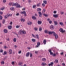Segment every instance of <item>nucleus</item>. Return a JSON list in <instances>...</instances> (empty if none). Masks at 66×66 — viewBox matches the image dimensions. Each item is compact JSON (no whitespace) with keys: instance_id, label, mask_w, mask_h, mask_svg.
Segmentation results:
<instances>
[{"instance_id":"nucleus-1","label":"nucleus","mask_w":66,"mask_h":66,"mask_svg":"<svg viewBox=\"0 0 66 66\" xmlns=\"http://www.w3.org/2000/svg\"><path fill=\"white\" fill-rule=\"evenodd\" d=\"M54 36L55 37V38L56 39H57V38H58V35L57 34H56L55 33V32H54Z\"/></svg>"},{"instance_id":"nucleus-2","label":"nucleus","mask_w":66,"mask_h":66,"mask_svg":"<svg viewBox=\"0 0 66 66\" xmlns=\"http://www.w3.org/2000/svg\"><path fill=\"white\" fill-rule=\"evenodd\" d=\"M60 32H62V33H65V30H63L62 28H60L59 30Z\"/></svg>"},{"instance_id":"nucleus-3","label":"nucleus","mask_w":66,"mask_h":66,"mask_svg":"<svg viewBox=\"0 0 66 66\" xmlns=\"http://www.w3.org/2000/svg\"><path fill=\"white\" fill-rule=\"evenodd\" d=\"M21 14H24V16H27V13H26V12L25 11L21 12Z\"/></svg>"},{"instance_id":"nucleus-4","label":"nucleus","mask_w":66,"mask_h":66,"mask_svg":"<svg viewBox=\"0 0 66 66\" xmlns=\"http://www.w3.org/2000/svg\"><path fill=\"white\" fill-rule=\"evenodd\" d=\"M50 29L51 30H53V29H54V26H53L52 25H51V26L50 27Z\"/></svg>"},{"instance_id":"nucleus-5","label":"nucleus","mask_w":66,"mask_h":66,"mask_svg":"<svg viewBox=\"0 0 66 66\" xmlns=\"http://www.w3.org/2000/svg\"><path fill=\"white\" fill-rule=\"evenodd\" d=\"M35 37L38 40L39 39V36H38V35H36Z\"/></svg>"},{"instance_id":"nucleus-6","label":"nucleus","mask_w":66,"mask_h":66,"mask_svg":"<svg viewBox=\"0 0 66 66\" xmlns=\"http://www.w3.org/2000/svg\"><path fill=\"white\" fill-rule=\"evenodd\" d=\"M40 43H39V42H38L37 43V45L36 46V47L37 48V47H38L39 45H40Z\"/></svg>"},{"instance_id":"nucleus-7","label":"nucleus","mask_w":66,"mask_h":66,"mask_svg":"<svg viewBox=\"0 0 66 66\" xmlns=\"http://www.w3.org/2000/svg\"><path fill=\"white\" fill-rule=\"evenodd\" d=\"M3 32L5 33H7V30L6 29H4L3 30Z\"/></svg>"},{"instance_id":"nucleus-8","label":"nucleus","mask_w":66,"mask_h":66,"mask_svg":"<svg viewBox=\"0 0 66 66\" xmlns=\"http://www.w3.org/2000/svg\"><path fill=\"white\" fill-rule=\"evenodd\" d=\"M10 14H7V15H6L5 16V18H7L8 17H9V16H10Z\"/></svg>"},{"instance_id":"nucleus-9","label":"nucleus","mask_w":66,"mask_h":66,"mask_svg":"<svg viewBox=\"0 0 66 66\" xmlns=\"http://www.w3.org/2000/svg\"><path fill=\"white\" fill-rule=\"evenodd\" d=\"M53 17L54 18H57L59 17L58 14H55L53 15Z\"/></svg>"},{"instance_id":"nucleus-10","label":"nucleus","mask_w":66,"mask_h":66,"mask_svg":"<svg viewBox=\"0 0 66 66\" xmlns=\"http://www.w3.org/2000/svg\"><path fill=\"white\" fill-rule=\"evenodd\" d=\"M15 6L16 7H20V5L18 4L17 3H16V5H15Z\"/></svg>"},{"instance_id":"nucleus-11","label":"nucleus","mask_w":66,"mask_h":66,"mask_svg":"<svg viewBox=\"0 0 66 66\" xmlns=\"http://www.w3.org/2000/svg\"><path fill=\"white\" fill-rule=\"evenodd\" d=\"M38 14H39V16L40 17H42V13L40 12H38Z\"/></svg>"},{"instance_id":"nucleus-12","label":"nucleus","mask_w":66,"mask_h":66,"mask_svg":"<svg viewBox=\"0 0 66 66\" xmlns=\"http://www.w3.org/2000/svg\"><path fill=\"white\" fill-rule=\"evenodd\" d=\"M9 54H12V50H11V49H10L9 50Z\"/></svg>"},{"instance_id":"nucleus-13","label":"nucleus","mask_w":66,"mask_h":66,"mask_svg":"<svg viewBox=\"0 0 66 66\" xmlns=\"http://www.w3.org/2000/svg\"><path fill=\"white\" fill-rule=\"evenodd\" d=\"M37 10L38 12H40L42 11V9L40 8H38L37 9Z\"/></svg>"},{"instance_id":"nucleus-14","label":"nucleus","mask_w":66,"mask_h":66,"mask_svg":"<svg viewBox=\"0 0 66 66\" xmlns=\"http://www.w3.org/2000/svg\"><path fill=\"white\" fill-rule=\"evenodd\" d=\"M40 4L41 3H39L38 4H37L36 6L38 7H39V6H40Z\"/></svg>"},{"instance_id":"nucleus-15","label":"nucleus","mask_w":66,"mask_h":66,"mask_svg":"<svg viewBox=\"0 0 66 66\" xmlns=\"http://www.w3.org/2000/svg\"><path fill=\"white\" fill-rule=\"evenodd\" d=\"M42 61L43 62H45V61H46V59L45 58H42Z\"/></svg>"},{"instance_id":"nucleus-16","label":"nucleus","mask_w":66,"mask_h":66,"mask_svg":"<svg viewBox=\"0 0 66 66\" xmlns=\"http://www.w3.org/2000/svg\"><path fill=\"white\" fill-rule=\"evenodd\" d=\"M12 26H8V28L9 30H11V29H12Z\"/></svg>"},{"instance_id":"nucleus-17","label":"nucleus","mask_w":66,"mask_h":66,"mask_svg":"<svg viewBox=\"0 0 66 66\" xmlns=\"http://www.w3.org/2000/svg\"><path fill=\"white\" fill-rule=\"evenodd\" d=\"M55 33V32H54L53 31H52V32H51L50 31L49 32H48V34H54V33Z\"/></svg>"},{"instance_id":"nucleus-18","label":"nucleus","mask_w":66,"mask_h":66,"mask_svg":"<svg viewBox=\"0 0 66 66\" xmlns=\"http://www.w3.org/2000/svg\"><path fill=\"white\" fill-rule=\"evenodd\" d=\"M54 23L55 25H57V21H54Z\"/></svg>"},{"instance_id":"nucleus-19","label":"nucleus","mask_w":66,"mask_h":66,"mask_svg":"<svg viewBox=\"0 0 66 66\" xmlns=\"http://www.w3.org/2000/svg\"><path fill=\"white\" fill-rule=\"evenodd\" d=\"M42 21H38V24H42Z\"/></svg>"},{"instance_id":"nucleus-20","label":"nucleus","mask_w":66,"mask_h":66,"mask_svg":"<svg viewBox=\"0 0 66 66\" xmlns=\"http://www.w3.org/2000/svg\"><path fill=\"white\" fill-rule=\"evenodd\" d=\"M32 23L30 21H29L27 23V24H28V25H31V24H32Z\"/></svg>"},{"instance_id":"nucleus-21","label":"nucleus","mask_w":66,"mask_h":66,"mask_svg":"<svg viewBox=\"0 0 66 66\" xmlns=\"http://www.w3.org/2000/svg\"><path fill=\"white\" fill-rule=\"evenodd\" d=\"M29 54H30V53H29V52H28L26 54V56H27V57H28V56H29Z\"/></svg>"},{"instance_id":"nucleus-22","label":"nucleus","mask_w":66,"mask_h":66,"mask_svg":"<svg viewBox=\"0 0 66 66\" xmlns=\"http://www.w3.org/2000/svg\"><path fill=\"white\" fill-rule=\"evenodd\" d=\"M46 12V10H45V9H43L42 11V13L43 14H44L45 13V12Z\"/></svg>"},{"instance_id":"nucleus-23","label":"nucleus","mask_w":66,"mask_h":66,"mask_svg":"<svg viewBox=\"0 0 66 66\" xmlns=\"http://www.w3.org/2000/svg\"><path fill=\"white\" fill-rule=\"evenodd\" d=\"M53 63L52 62H51L50 64H48V66H51V65H52L51 66H53V65H53Z\"/></svg>"},{"instance_id":"nucleus-24","label":"nucleus","mask_w":66,"mask_h":66,"mask_svg":"<svg viewBox=\"0 0 66 66\" xmlns=\"http://www.w3.org/2000/svg\"><path fill=\"white\" fill-rule=\"evenodd\" d=\"M22 33L23 34H26V32L24 30L22 31Z\"/></svg>"},{"instance_id":"nucleus-25","label":"nucleus","mask_w":66,"mask_h":66,"mask_svg":"<svg viewBox=\"0 0 66 66\" xmlns=\"http://www.w3.org/2000/svg\"><path fill=\"white\" fill-rule=\"evenodd\" d=\"M42 66H45V65H46V63H45L44 62H43L42 63Z\"/></svg>"},{"instance_id":"nucleus-26","label":"nucleus","mask_w":66,"mask_h":66,"mask_svg":"<svg viewBox=\"0 0 66 66\" xmlns=\"http://www.w3.org/2000/svg\"><path fill=\"white\" fill-rule=\"evenodd\" d=\"M16 3H12V6H14H14H16Z\"/></svg>"},{"instance_id":"nucleus-27","label":"nucleus","mask_w":66,"mask_h":66,"mask_svg":"<svg viewBox=\"0 0 66 66\" xmlns=\"http://www.w3.org/2000/svg\"><path fill=\"white\" fill-rule=\"evenodd\" d=\"M32 19H34V20L36 19V18L35 16H32Z\"/></svg>"},{"instance_id":"nucleus-28","label":"nucleus","mask_w":66,"mask_h":66,"mask_svg":"<svg viewBox=\"0 0 66 66\" xmlns=\"http://www.w3.org/2000/svg\"><path fill=\"white\" fill-rule=\"evenodd\" d=\"M25 20H24V19H21V21L22 22V21H23V22H24V21Z\"/></svg>"},{"instance_id":"nucleus-29","label":"nucleus","mask_w":66,"mask_h":66,"mask_svg":"<svg viewBox=\"0 0 66 66\" xmlns=\"http://www.w3.org/2000/svg\"><path fill=\"white\" fill-rule=\"evenodd\" d=\"M14 8L13 7H11L10 8V10H11V11H13L14 10Z\"/></svg>"},{"instance_id":"nucleus-30","label":"nucleus","mask_w":66,"mask_h":66,"mask_svg":"<svg viewBox=\"0 0 66 66\" xmlns=\"http://www.w3.org/2000/svg\"><path fill=\"white\" fill-rule=\"evenodd\" d=\"M59 24H60L61 25V26H63L64 25V24H63V22H60L59 23Z\"/></svg>"},{"instance_id":"nucleus-31","label":"nucleus","mask_w":66,"mask_h":66,"mask_svg":"<svg viewBox=\"0 0 66 66\" xmlns=\"http://www.w3.org/2000/svg\"><path fill=\"white\" fill-rule=\"evenodd\" d=\"M1 65H3L4 64V61H2L1 62Z\"/></svg>"},{"instance_id":"nucleus-32","label":"nucleus","mask_w":66,"mask_h":66,"mask_svg":"<svg viewBox=\"0 0 66 66\" xmlns=\"http://www.w3.org/2000/svg\"><path fill=\"white\" fill-rule=\"evenodd\" d=\"M43 2L45 4H47V1H43Z\"/></svg>"},{"instance_id":"nucleus-33","label":"nucleus","mask_w":66,"mask_h":66,"mask_svg":"<svg viewBox=\"0 0 66 66\" xmlns=\"http://www.w3.org/2000/svg\"><path fill=\"white\" fill-rule=\"evenodd\" d=\"M13 40L14 42H16V38H14Z\"/></svg>"},{"instance_id":"nucleus-34","label":"nucleus","mask_w":66,"mask_h":66,"mask_svg":"<svg viewBox=\"0 0 66 66\" xmlns=\"http://www.w3.org/2000/svg\"><path fill=\"white\" fill-rule=\"evenodd\" d=\"M22 64H23V63L22 62H20L19 64V65H22Z\"/></svg>"},{"instance_id":"nucleus-35","label":"nucleus","mask_w":66,"mask_h":66,"mask_svg":"<svg viewBox=\"0 0 66 66\" xmlns=\"http://www.w3.org/2000/svg\"><path fill=\"white\" fill-rule=\"evenodd\" d=\"M43 43L44 44H46V40H44L43 41Z\"/></svg>"},{"instance_id":"nucleus-36","label":"nucleus","mask_w":66,"mask_h":66,"mask_svg":"<svg viewBox=\"0 0 66 66\" xmlns=\"http://www.w3.org/2000/svg\"><path fill=\"white\" fill-rule=\"evenodd\" d=\"M44 32L45 33H48V31L46 30L44 31Z\"/></svg>"},{"instance_id":"nucleus-37","label":"nucleus","mask_w":66,"mask_h":66,"mask_svg":"<svg viewBox=\"0 0 66 66\" xmlns=\"http://www.w3.org/2000/svg\"><path fill=\"white\" fill-rule=\"evenodd\" d=\"M42 5L43 7H45V4H44V3H43L42 4Z\"/></svg>"},{"instance_id":"nucleus-38","label":"nucleus","mask_w":66,"mask_h":66,"mask_svg":"<svg viewBox=\"0 0 66 66\" xmlns=\"http://www.w3.org/2000/svg\"><path fill=\"white\" fill-rule=\"evenodd\" d=\"M6 54V52L5 51L4 52V53L3 54V55H5V54Z\"/></svg>"},{"instance_id":"nucleus-39","label":"nucleus","mask_w":66,"mask_h":66,"mask_svg":"<svg viewBox=\"0 0 66 66\" xmlns=\"http://www.w3.org/2000/svg\"><path fill=\"white\" fill-rule=\"evenodd\" d=\"M29 54H30V57H32V54L31 53H29Z\"/></svg>"},{"instance_id":"nucleus-40","label":"nucleus","mask_w":66,"mask_h":66,"mask_svg":"<svg viewBox=\"0 0 66 66\" xmlns=\"http://www.w3.org/2000/svg\"><path fill=\"white\" fill-rule=\"evenodd\" d=\"M20 34H22V31L20 30Z\"/></svg>"},{"instance_id":"nucleus-41","label":"nucleus","mask_w":66,"mask_h":66,"mask_svg":"<svg viewBox=\"0 0 66 66\" xmlns=\"http://www.w3.org/2000/svg\"><path fill=\"white\" fill-rule=\"evenodd\" d=\"M42 30V28L41 27L39 29V31H41Z\"/></svg>"},{"instance_id":"nucleus-42","label":"nucleus","mask_w":66,"mask_h":66,"mask_svg":"<svg viewBox=\"0 0 66 66\" xmlns=\"http://www.w3.org/2000/svg\"><path fill=\"white\" fill-rule=\"evenodd\" d=\"M34 29L35 31H37V29H38V28H34Z\"/></svg>"},{"instance_id":"nucleus-43","label":"nucleus","mask_w":66,"mask_h":66,"mask_svg":"<svg viewBox=\"0 0 66 66\" xmlns=\"http://www.w3.org/2000/svg\"><path fill=\"white\" fill-rule=\"evenodd\" d=\"M55 62H56V63H58V62H59V61H58V60H55Z\"/></svg>"},{"instance_id":"nucleus-44","label":"nucleus","mask_w":66,"mask_h":66,"mask_svg":"<svg viewBox=\"0 0 66 66\" xmlns=\"http://www.w3.org/2000/svg\"><path fill=\"white\" fill-rule=\"evenodd\" d=\"M4 22H5V20L4 19H3L2 21V23L3 24H4Z\"/></svg>"},{"instance_id":"nucleus-45","label":"nucleus","mask_w":66,"mask_h":66,"mask_svg":"<svg viewBox=\"0 0 66 66\" xmlns=\"http://www.w3.org/2000/svg\"><path fill=\"white\" fill-rule=\"evenodd\" d=\"M12 5V3H9V5Z\"/></svg>"},{"instance_id":"nucleus-46","label":"nucleus","mask_w":66,"mask_h":66,"mask_svg":"<svg viewBox=\"0 0 66 66\" xmlns=\"http://www.w3.org/2000/svg\"><path fill=\"white\" fill-rule=\"evenodd\" d=\"M52 55L53 56H56V54H55V53H54Z\"/></svg>"},{"instance_id":"nucleus-47","label":"nucleus","mask_w":66,"mask_h":66,"mask_svg":"<svg viewBox=\"0 0 66 66\" xmlns=\"http://www.w3.org/2000/svg\"><path fill=\"white\" fill-rule=\"evenodd\" d=\"M2 17L0 15V20H2Z\"/></svg>"},{"instance_id":"nucleus-48","label":"nucleus","mask_w":66,"mask_h":66,"mask_svg":"<svg viewBox=\"0 0 66 66\" xmlns=\"http://www.w3.org/2000/svg\"><path fill=\"white\" fill-rule=\"evenodd\" d=\"M21 53V51H20L18 52V53H19V54H20Z\"/></svg>"},{"instance_id":"nucleus-49","label":"nucleus","mask_w":66,"mask_h":66,"mask_svg":"<svg viewBox=\"0 0 66 66\" xmlns=\"http://www.w3.org/2000/svg\"><path fill=\"white\" fill-rule=\"evenodd\" d=\"M32 42H35V40L34 39H32Z\"/></svg>"},{"instance_id":"nucleus-50","label":"nucleus","mask_w":66,"mask_h":66,"mask_svg":"<svg viewBox=\"0 0 66 66\" xmlns=\"http://www.w3.org/2000/svg\"><path fill=\"white\" fill-rule=\"evenodd\" d=\"M43 15L45 16V17H47V16H48V15H47V14H43Z\"/></svg>"},{"instance_id":"nucleus-51","label":"nucleus","mask_w":66,"mask_h":66,"mask_svg":"<svg viewBox=\"0 0 66 66\" xmlns=\"http://www.w3.org/2000/svg\"><path fill=\"white\" fill-rule=\"evenodd\" d=\"M49 23L50 24H51V23H52V21L51 20H50L49 21Z\"/></svg>"},{"instance_id":"nucleus-52","label":"nucleus","mask_w":66,"mask_h":66,"mask_svg":"<svg viewBox=\"0 0 66 66\" xmlns=\"http://www.w3.org/2000/svg\"><path fill=\"white\" fill-rule=\"evenodd\" d=\"M3 51L2 50H0V52H1V53L2 52H3Z\"/></svg>"},{"instance_id":"nucleus-53","label":"nucleus","mask_w":66,"mask_h":66,"mask_svg":"<svg viewBox=\"0 0 66 66\" xmlns=\"http://www.w3.org/2000/svg\"><path fill=\"white\" fill-rule=\"evenodd\" d=\"M20 27V26H16V28H19Z\"/></svg>"},{"instance_id":"nucleus-54","label":"nucleus","mask_w":66,"mask_h":66,"mask_svg":"<svg viewBox=\"0 0 66 66\" xmlns=\"http://www.w3.org/2000/svg\"><path fill=\"white\" fill-rule=\"evenodd\" d=\"M6 0H3V2H4V3H5L6 2Z\"/></svg>"},{"instance_id":"nucleus-55","label":"nucleus","mask_w":66,"mask_h":66,"mask_svg":"<svg viewBox=\"0 0 66 66\" xmlns=\"http://www.w3.org/2000/svg\"><path fill=\"white\" fill-rule=\"evenodd\" d=\"M57 12L56 11H54L53 12V13L54 14H56V13Z\"/></svg>"},{"instance_id":"nucleus-56","label":"nucleus","mask_w":66,"mask_h":66,"mask_svg":"<svg viewBox=\"0 0 66 66\" xmlns=\"http://www.w3.org/2000/svg\"><path fill=\"white\" fill-rule=\"evenodd\" d=\"M4 9V7H3L1 9V10H3Z\"/></svg>"},{"instance_id":"nucleus-57","label":"nucleus","mask_w":66,"mask_h":66,"mask_svg":"<svg viewBox=\"0 0 66 66\" xmlns=\"http://www.w3.org/2000/svg\"><path fill=\"white\" fill-rule=\"evenodd\" d=\"M62 66H65V64L64 63H63L62 64Z\"/></svg>"},{"instance_id":"nucleus-58","label":"nucleus","mask_w":66,"mask_h":66,"mask_svg":"<svg viewBox=\"0 0 66 66\" xmlns=\"http://www.w3.org/2000/svg\"><path fill=\"white\" fill-rule=\"evenodd\" d=\"M36 7V5H34L32 7L33 8H35Z\"/></svg>"},{"instance_id":"nucleus-59","label":"nucleus","mask_w":66,"mask_h":66,"mask_svg":"<svg viewBox=\"0 0 66 66\" xmlns=\"http://www.w3.org/2000/svg\"><path fill=\"white\" fill-rule=\"evenodd\" d=\"M6 40H7V41H9L10 39H9V38H7L6 39Z\"/></svg>"},{"instance_id":"nucleus-60","label":"nucleus","mask_w":66,"mask_h":66,"mask_svg":"<svg viewBox=\"0 0 66 66\" xmlns=\"http://www.w3.org/2000/svg\"><path fill=\"white\" fill-rule=\"evenodd\" d=\"M50 55H53V53L52 52H51L50 53Z\"/></svg>"},{"instance_id":"nucleus-61","label":"nucleus","mask_w":66,"mask_h":66,"mask_svg":"<svg viewBox=\"0 0 66 66\" xmlns=\"http://www.w3.org/2000/svg\"><path fill=\"white\" fill-rule=\"evenodd\" d=\"M19 13H18L16 14V16H19Z\"/></svg>"},{"instance_id":"nucleus-62","label":"nucleus","mask_w":66,"mask_h":66,"mask_svg":"<svg viewBox=\"0 0 66 66\" xmlns=\"http://www.w3.org/2000/svg\"><path fill=\"white\" fill-rule=\"evenodd\" d=\"M3 14V12H0V14H1V15H2V14Z\"/></svg>"},{"instance_id":"nucleus-63","label":"nucleus","mask_w":66,"mask_h":66,"mask_svg":"<svg viewBox=\"0 0 66 66\" xmlns=\"http://www.w3.org/2000/svg\"><path fill=\"white\" fill-rule=\"evenodd\" d=\"M4 49H6V48H7V47L6 46H4Z\"/></svg>"},{"instance_id":"nucleus-64","label":"nucleus","mask_w":66,"mask_h":66,"mask_svg":"<svg viewBox=\"0 0 66 66\" xmlns=\"http://www.w3.org/2000/svg\"><path fill=\"white\" fill-rule=\"evenodd\" d=\"M11 63L12 65H14V62H12Z\"/></svg>"}]
</instances>
